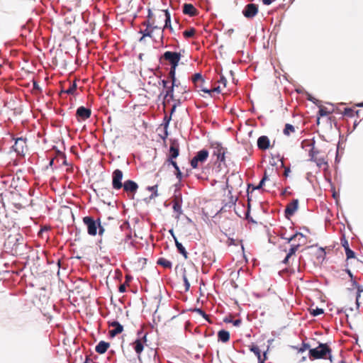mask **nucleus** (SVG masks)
<instances>
[{"mask_svg":"<svg viewBox=\"0 0 363 363\" xmlns=\"http://www.w3.org/2000/svg\"><path fill=\"white\" fill-rule=\"evenodd\" d=\"M331 349L326 343H319L318 346L309 350V357L311 359H328L332 362Z\"/></svg>","mask_w":363,"mask_h":363,"instance_id":"obj_1","label":"nucleus"},{"mask_svg":"<svg viewBox=\"0 0 363 363\" xmlns=\"http://www.w3.org/2000/svg\"><path fill=\"white\" fill-rule=\"evenodd\" d=\"M28 88L33 94L40 91V87L35 80L34 74L30 72H24V89Z\"/></svg>","mask_w":363,"mask_h":363,"instance_id":"obj_2","label":"nucleus"},{"mask_svg":"<svg viewBox=\"0 0 363 363\" xmlns=\"http://www.w3.org/2000/svg\"><path fill=\"white\" fill-rule=\"evenodd\" d=\"M173 210L177 213L176 218L179 219V216L183 213L182 211V196L179 189H175L173 196Z\"/></svg>","mask_w":363,"mask_h":363,"instance_id":"obj_3","label":"nucleus"},{"mask_svg":"<svg viewBox=\"0 0 363 363\" xmlns=\"http://www.w3.org/2000/svg\"><path fill=\"white\" fill-rule=\"evenodd\" d=\"M208 155V151L206 149L199 151L190 162L191 167L196 169L199 167V163L203 164L207 160Z\"/></svg>","mask_w":363,"mask_h":363,"instance_id":"obj_4","label":"nucleus"},{"mask_svg":"<svg viewBox=\"0 0 363 363\" xmlns=\"http://www.w3.org/2000/svg\"><path fill=\"white\" fill-rule=\"evenodd\" d=\"M99 220H95L91 216H85L83 218V222L87 227L88 233L90 235H96L97 233L98 227H99Z\"/></svg>","mask_w":363,"mask_h":363,"instance_id":"obj_5","label":"nucleus"},{"mask_svg":"<svg viewBox=\"0 0 363 363\" xmlns=\"http://www.w3.org/2000/svg\"><path fill=\"white\" fill-rule=\"evenodd\" d=\"M162 58L168 61L171 67H177L182 58V54L177 52L166 51Z\"/></svg>","mask_w":363,"mask_h":363,"instance_id":"obj_6","label":"nucleus"},{"mask_svg":"<svg viewBox=\"0 0 363 363\" xmlns=\"http://www.w3.org/2000/svg\"><path fill=\"white\" fill-rule=\"evenodd\" d=\"M123 172L121 169H115L112 173V186L114 189H121L123 186Z\"/></svg>","mask_w":363,"mask_h":363,"instance_id":"obj_7","label":"nucleus"},{"mask_svg":"<svg viewBox=\"0 0 363 363\" xmlns=\"http://www.w3.org/2000/svg\"><path fill=\"white\" fill-rule=\"evenodd\" d=\"M163 11L164 13V16H165L164 26L163 27V29L160 30V43H161L162 46H164V42H163V40H164V35H163L164 29L169 28L171 32L173 31V28L171 25V16H170L169 11L167 9H165Z\"/></svg>","mask_w":363,"mask_h":363,"instance_id":"obj_8","label":"nucleus"},{"mask_svg":"<svg viewBox=\"0 0 363 363\" xmlns=\"http://www.w3.org/2000/svg\"><path fill=\"white\" fill-rule=\"evenodd\" d=\"M147 341V335L144 334L142 337H139L136 339L133 345V349L138 355H140L144 349V342Z\"/></svg>","mask_w":363,"mask_h":363,"instance_id":"obj_9","label":"nucleus"},{"mask_svg":"<svg viewBox=\"0 0 363 363\" xmlns=\"http://www.w3.org/2000/svg\"><path fill=\"white\" fill-rule=\"evenodd\" d=\"M258 12V6L255 4H248L242 10V14L245 17L253 18Z\"/></svg>","mask_w":363,"mask_h":363,"instance_id":"obj_10","label":"nucleus"},{"mask_svg":"<svg viewBox=\"0 0 363 363\" xmlns=\"http://www.w3.org/2000/svg\"><path fill=\"white\" fill-rule=\"evenodd\" d=\"M179 154V145L177 140H172L169 147V155L168 160L177 158Z\"/></svg>","mask_w":363,"mask_h":363,"instance_id":"obj_11","label":"nucleus"},{"mask_svg":"<svg viewBox=\"0 0 363 363\" xmlns=\"http://www.w3.org/2000/svg\"><path fill=\"white\" fill-rule=\"evenodd\" d=\"M123 189L126 192L135 193L138 189V185L133 180H126L123 184Z\"/></svg>","mask_w":363,"mask_h":363,"instance_id":"obj_12","label":"nucleus"},{"mask_svg":"<svg viewBox=\"0 0 363 363\" xmlns=\"http://www.w3.org/2000/svg\"><path fill=\"white\" fill-rule=\"evenodd\" d=\"M214 155L217 156V160L223 162L225 160V148H224L220 143L215 144Z\"/></svg>","mask_w":363,"mask_h":363,"instance_id":"obj_13","label":"nucleus"},{"mask_svg":"<svg viewBox=\"0 0 363 363\" xmlns=\"http://www.w3.org/2000/svg\"><path fill=\"white\" fill-rule=\"evenodd\" d=\"M298 199H294L290 203H289L285 209V214L286 216H292L298 209Z\"/></svg>","mask_w":363,"mask_h":363,"instance_id":"obj_14","label":"nucleus"},{"mask_svg":"<svg viewBox=\"0 0 363 363\" xmlns=\"http://www.w3.org/2000/svg\"><path fill=\"white\" fill-rule=\"evenodd\" d=\"M91 110L84 106H80L77 109L76 115L82 120L89 118L91 116Z\"/></svg>","mask_w":363,"mask_h":363,"instance_id":"obj_15","label":"nucleus"},{"mask_svg":"<svg viewBox=\"0 0 363 363\" xmlns=\"http://www.w3.org/2000/svg\"><path fill=\"white\" fill-rule=\"evenodd\" d=\"M109 325L114 328V329L109 331L110 335L111 337H114L116 335L121 333L123 330V325L118 321H113L109 323Z\"/></svg>","mask_w":363,"mask_h":363,"instance_id":"obj_16","label":"nucleus"},{"mask_svg":"<svg viewBox=\"0 0 363 363\" xmlns=\"http://www.w3.org/2000/svg\"><path fill=\"white\" fill-rule=\"evenodd\" d=\"M257 147L260 150H267L269 147V139L266 135L260 136L257 140Z\"/></svg>","mask_w":363,"mask_h":363,"instance_id":"obj_17","label":"nucleus"},{"mask_svg":"<svg viewBox=\"0 0 363 363\" xmlns=\"http://www.w3.org/2000/svg\"><path fill=\"white\" fill-rule=\"evenodd\" d=\"M109 346L110 344L108 342L105 341H100L96 346L95 350L99 354H104L107 351Z\"/></svg>","mask_w":363,"mask_h":363,"instance_id":"obj_18","label":"nucleus"},{"mask_svg":"<svg viewBox=\"0 0 363 363\" xmlns=\"http://www.w3.org/2000/svg\"><path fill=\"white\" fill-rule=\"evenodd\" d=\"M183 12L190 16H194L196 14V8L191 4H184L183 6Z\"/></svg>","mask_w":363,"mask_h":363,"instance_id":"obj_19","label":"nucleus"},{"mask_svg":"<svg viewBox=\"0 0 363 363\" xmlns=\"http://www.w3.org/2000/svg\"><path fill=\"white\" fill-rule=\"evenodd\" d=\"M250 350L257 356L258 359V363H264V360L266 359V353L263 354L264 359H262L261 356V350H259L258 346H252L250 348Z\"/></svg>","mask_w":363,"mask_h":363,"instance_id":"obj_20","label":"nucleus"},{"mask_svg":"<svg viewBox=\"0 0 363 363\" xmlns=\"http://www.w3.org/2000/svg\"><path fill=\"white\" fill-rule=\"evenodd\" d=\"M218 338L222 342H227L230 339V333L227 330H221L218 333Z\"/></svg>","mask_w":363,"mask_h":363,"instance_id":"obj_21","label":"nucleus"},{"mask_svg":"<svg viewBox=\"0 0 363 363\" xmlns=\"http://www.w3.org/2000/svg\"><path fill=\"white\" fill-rule=\"evenodd\" d=\"M174 242H175V245L177 247V249L178 250V252L182 254L185 259H187L188 256V253L185 249V247L183 246V245L179 242L178 240H177V238L176 237H174Z\"/></svg>","mask_w":363,"mask_h":363,"instance_id":"obj_22","label":"nucleus"},{"mask_svg":"<svg viewBox=\"0 0 363 363\" xmlns=\"http://www.w3.org/2000/svg\"><path fill=\"white\" fill-rule=\"evenodd\" d=\"M157 264L161 265L163 267L167 268V269H171L172 267V262L169 260H168L164 257L159 258L157 259Z\"/></svg>","mask_w":363,"mask_h":363,"instance_id":"obj_23","label":"nucleus"},{"mask_svg":"<svg viewBox=\"0 0 363 363\" xmlns=\"http://www.w3.org/2000/svg\"><path fill=\"white\" fill-rule=\"evenodd\" d=\"M314 143H315V142L313 141V143H311L309 144V145L311 146V149L309 151V156H310V160L315 162V160H318L319 157H317L315 156L318 153V152L314 150Z\"/></svg>","mask_w":363,"mask_h":363,"instance_id":"obj_24","label":"nucleus"},{"mask_svg":"<svg viewBox=\"0 0 363 363\" xmlns=\"http://www.w3.org/2000/svg\"><path fill=\"white\" fill-rule=\"evenodd\" d=\"M155 29L160 30L157 26H153L152 30H149V28H146L145 30H141L140 33L143 34V37L152 38V33Z\"/></svg>","mask_w":363,"mask_h":363,"instance_id":"obj_25","label":"nucleus"},{"mask_svg":"<svg viewBox=\"0 0 363 363\" xmlns=\"http://www.w3.org/2000/svg\"><path fill=\"white\" fill-rule=\"evenodd\" d=\"M295 131V128L294 125L286 123L285 125V128L284 129V133L286 135H289L291 133H294Z\"/></svg>","mask_w":363,"mask_h":363,"instance_id":"obj_26","label":"nucleus"},{"mask_svg":"<svg viewBox=\"0 0 363 363\" xmlns=\"http://www.w3.org/2000/svg\"><path fill=\"white\" fill-rule=\"evenodd\" d=\"M300 245V244L291 245L289 252H287L288 257H291L292 255H294L296 253V252L298 250Z\"/></svg>","mask_w":363,"mask_h":363,"instance_id":"obj_27","label":"nucleus"},{"mask_svg":"<svg viewBox=\"0 0 363 363\" xmlns=\"http://www.w3.org/2000/svg\"><path fill=\"white\" fill-rule=\"evenodd\" d=\"M315 164H316L317 167L319 168H321L323 166H325V168L328 167V162L323 157H319L318 160H316Z\"/></svg>","mask_w":363,"mask_h":363,"instance_id":"obj_28","label":"nucleus"},{"mask_svg":"<svg viewBox=\"0 0 363 363\" xmlns=\"http://www.w3.org/2000/svg\"><path fill=\"white\" fill-rule=\"evenodd\" d=\"M167 97H169V99L172 100H174V87L173 86H169L167 88L165 95H164V98L166 99Z\"/></svg>","mask_w":363,"mask_h":363,"instance_id":"obj_29","label":"nucleus"},{"mask_svg":"<svg viewBox=\"0 0 363 363\" xmlns=\"http://www.w3.org/2000/svg\"><path fill=\"white\" fill-rule=\"evenodd\" d=\"M324 313V311L323 308H314V309H311L310 310V313L311 315H312L313 316H318L319 315H321Z\"/></svg>","mask_w":363,"mask_h":363,"instance_id":"obj_30","label":"nucleus"},{"mask_svg":"<svg viewBox=\"0 0 363 363\" xmlns=\"http://www.w3.org/2000/svg\"><path fill=\"white\" fill-rule=\"evenodd\" d=\"M76 89H77V84L75 82H74L72 84H70L69 87L67 89L65 90L64 92L67 94H74Z\"/></svg>","mask_w":363,"mask_h":363,"instance_id":"obj_31","label":"nucleus"},{"mask_svg":"<svg viewBox=\"0 0 363 363\" xmlns=\"http://www.w3.org/2000/svg\"><path fill=\"white\" fill-rule=\"evenodd\" d=\"M194 34H195L194 28L186 30L183 32V35H184V38H191L194 35Z\"/></svg>","mask_w":363,"mask_h":363,"instance_id":"obj_32","label":"nucleus"},{"mask_svg":"<svg viewBox=\"0 0 363 363\" xmlns=\"http://www.w3.org/2000/svg\"><path fill=\"white\" fill-rule=\"evenodd\" d=\"M199 81L203 82L204 80L201 73H196L192 77V82L196 85Z\"/></svg>","mask_w":363,"mask_h":363,"instance_id":"obj_33","label":"nucleus"},{"mask_svg":"<svg viewBox=\"0 0 363 363\" xmlns=\"http://www.w3.org/2000/svg\"><path fill=\"white\" fill-rule=\"evenodd\" d=\"M182 278H183V281H184V286H185V291H188L190 288V284L186 277L185 269H184Z\"/></svg>","mask_w":363,"mask_h":363,"instance_id":"obj_34","label":"nucleus"},{"mask_svg":"<svg viewBox=\"0 0 363 363\" xmlns=\"http://www.w3.org/2000/svg\"><path fill=\"white\" fill-rule=\"evenodd\" d=\"M147 189L149 191H152V194L150 196L151 199L157 196V195H158L157 194V185H155V186H148Z\"/></svg>","mask_w":363,"mask_h":363,"instance_id":"obj_35","label":"nucleus"},{"mask_svg":"<svg viewBox=\"0 0 363 363\" xmlns=\"http://www.w3.org/2000/svg\"><path fill=\"white\" fill-rule=\"evenodd\" d=\"M345 251L347 259H351V258H354L355 257L354 252L352 251L350 248L346 249Z\"/></svg>","mask_w":363,"mask_h":363,"instance_id":"obj_36","label":"nucleus"},{"mask_svg":"<svg viewBox=\"0 0 363 363\" xmlns=\"http://www.w3.org/2000/svg\"><path fill=\"white\" fill-rule=\"evenodd\" d=\"M340 242H341V245H342V246L344 247L345 250L346 249L350 248L348 241H347V240L345 238V235H343V236L341 238Z\"/></svg>","mask_w":363,"mask_h":363,"instance_id":"obj_37","label":"nucleus"},{"mask_svg":"<svg viewBox=\"0 0 363 363\" xmlns=\"http://www.w3.org/2000/svg\"><path fill=\"white\" fill-rule=\"evenodd\" d=\"M176 68L177 67H170V70L169 72V77L171 79V80L176 79Z\"/></svg>","mask_w":363,"mask_h":363,"instance_id":"obj_38","label":"nucleus"},{"mask_svg":"<svg viewBox=\"0 0 363 363\" xmlns=\"http://www.w3.org/2000/svg\"><path fill=\"white\" fill-rule=\"evenodd\" d=\"M264 184V180L261 179V181L259 182V184L257 186H254L252 185H249L248 186V189H247V192L249 193V189H250V188L251 186H252V191H253L255 189H261L263 186Z\"/></svg>","mask_w":363,"mask_h":363,"instance_id":"obj_39","label":"nucleus"},{"mask_svg":"<svg viewBox=\"0 0 363 363\" xmlns=\"http://www.w3.org/2000/svg\"><path fill=\"white\" fill-rule=\"evenodd\" d=\"M330 113L329 111H327V108L325 107H320V109L318 111V114L320 116H325Z\"/></svg>","mask_w":363,"mask_h":363,"instance_id":"obj_40","label":"nucleus"},{"mask_svg":"<svg viewBox=\"0 0 363 363\" xmlns=\"http://www.w3.org/2000/svg\"><path fill=\"white\" fill-rule=\"evenodd\" d=\"M356 289L357 290L356 301H357V303L358 304V301H359V298L360 297V294L362 292H363V287H362V286L359 285L358 286L356 287Z\"/></svg>","mask_w":363,"mask_h":363,"instance_id":"obj_41","label":"nucleus"},{"mask_svg":"<svg viewBox=\"0 0 363 363\" xmlns=\"http://www.w3.org/2000/svg\"><path fill=\"white\" fill-rule=\"evenodd\" d=\"M310 350V345L308 343L303 342L301 347L298 349L299 352H303L306 350Z\"/></svg>","mask_w":363,"mask_h":363,"instance_id":"obj_42","label":"nucleus"},{"mask_svg":"<svg viewBox=\"0 0 363 363\" xmlns=\"http://www.w3.org/2000/svg\"><path fill=\"white\" fill-rule=\"evenodd\" d=\"M353 110L350 108H346L344 110V115L352 117L353 116Z\"/></svg>","mask_w":363,"mask_h":363,"instance_id":"obj_43","label":"nucleus"},{"mask_svg":"<svg viewBox=\"0 0 363 363\" xmlns=\"http://www.w3.org/2000/svg\"><path fill=\"white\" fill-rule=\"evenodd\" d=\"M297 237H298V234H294L293 235H291L289 238H286V237L281 236V238L286 240L287 243H289L292 240H295Z\"/></svg>","mask_w":363,"mask_h":363,"instance_id":"obj_44","label":"nucleus"},{"mask_svg":"<svg viewBox=\"0 0 363 363\" xmlns=\"http://www.w3.org/2000/svg\"><path fill=\"white\" fill-rule=\"evenodd\" d=\"M170 121H171V116H164V128H167L168 127Z\"/></svg>","mask_w":363,"mask_h":363,"instance_id":"obj_45","label":"nucleus"},{"mask_svg":"<svg viewBox=\"0 0 363 363\" xmlns=\"http://www.w3.org/2000/svg\"><path fill=\"white\" fill-rule=\"evenodd\" d=\"M220 84H223V86L225 87L226 86V84H227V79L226 78L223 76V75H220V79H218V81Z\"/></svg>","mask_w":363,"mask_h":363,"instance_id":"obj_46","label":"nucleus"},{"mask_svg":"<svg viewBox=\"0 0 363 363\" xmlns=\"http://www.w3.org/2000/svg\"><path fill=\"white\" fill-rule=\"evenodd\" d=\"M35 207H37V204L35 203V201L33 199H31L30 204L27 206V211H28V208H30L35 210Z\"/></svg>","mask_w":363,"mask_h":363,"instance_id":"obj_47","label":"nucleus"},{"mask_svg":"<svg viewBox=\"0 0 363 363\" xmlns=\"http://www.w3.org/2000/svg\"><path fill=\"white\" fill-rule=\"evenodd\" d=\"M195 311L203 318H206V313L201 308H196Z\"/></svg>","mask_w":363,"mask_h":363,"instance_id":"obj_48","label":"nucleus"},{"mask_svg":"<svg viewBox=\"0 0 363 363\" xmlns=\"http://www.w3.org/2000/svg\"><path fill=\"white\" fill-rule=\"evenodd\" d=\"M307 99L310 101H312L313 104H317L318 103V100L315 99L313 96H312L311 94H308Z\"/></svg>","mask_w":363,"mask_h":363,"instance_id":"obj_49","label":"nucleus"},{"mask_svg":"<svg viewBox=\"0 0 363 363\" xmlns=\"http://www.w3.org/2000/svg\"><path fill=\"white\" fill-rule=\"evenodd\" d=\"M241 323L242 321L240 319H236L232 321L233 325L236 327H239L241 325Z\"/></svg>","mask_w":363,"mask_h":363,"instance_id":"obj_50","label":"nucleus"},{"mask_svg":"<svg viewBox=\"0 0 363 363\" xmlns=\"http://www.w3.org/2000/svg\"><path fill=\"white\" fill-rule=\"evenodd\" d=\"M168 162L172 164V165L174 167L175 170H177V169H179V167H178L177 162L175 161H174V160H168Z\"/></svg>","mask_w":363,"mask_h":363,"instance_id":"obj_51","label":"nucleus"},{"mask_svg":"<svg viewBox=\"0 0 363 363\" xmlns=\"http://www.w3.org/2000/svg\"><path fill=\"white\" fill-rule=\"evenodd\" d=\"M118 291L121 293H124L126 291V287L125 284H121L118 288Z\"/></svg>","mask_w":363,"mask_h":363,"instance_id":"obj_52","label":"nucleus"},{"mask_svg":"<svg viewBox=\"0 0 363 363\" xmlns=\"http://www.w3.org/2000/svg\"><path fill=\"white\" fill-rule=\"evenodd\" d=\"M290 187H286L285 188L281 193V196H285L286 194H291V192L288 191V189H289Z\"/></svg>","mask_w":363,"mask_h":363,"instance_id":"obj_53","label":"nucleus"},{"mask_svg":"<svg viewBox=\"0 0 363 363\" xmlns=\"http://www.w3.org/2000/svg\"><path fill=\"white\" fill-rule=\"evenodd\" d=\"M291 257H288V254H286L285 258L282 260V264L287 265L289 262V259Z\"/></svg>","mask_w":363,"mask_h":363,"instance_id":"obj_54","label":"nucleus"},{"mask_svg":"<svg viewBox=\"0 0 363 363\" xmlns=\"http://www.w3.org/2000/svg\"><path fill=\"white\" fill-rule=\"evenodd\" d=\"M99 229V234L101 235L104 232V228L101 226V222L99 221V227H98Z\"/></svg>","mask_w":363,"mask_h":363,"instance_id":"obj_55","label":"nucleus"},{"mask_svg":"<svg viewBox=\"0 0 363 363\" xmlns=\"http://www.w3.org/2000/svg\"><path fill=\"white\" fill-rule=\"evenodd\" d=\"M176 171H177L176 177L180 181L182 179V172L179 169Z\"/></svg>","mask_w":363,"mask_h":363,"instance_id":"obj_56","label":"nucleus"},{"mask_svg":"<svg viewBox=\"0 0 363 363\" xmlns=\"http://www.w3.org/2000/svg\"><path fill=\"white\" fill-rule=\"evenodd\" d=\"M221 91V89H220V86H218L213 89H211V93L212 92H217V93H220Z\"/></svg>","mask_w":363,"mask_h":363,"instance_id":"obj_57","label":"nucleus"},{"mask_svg":"<svg viewBox=\"0 0 363 363\" xmlns=\"http://www.w3.org/2000/svg\"><path fill=\"white\" fill-rule=\"evenodd\" d=\"M22 140V138H17V139H16V143H15V145L13 146V148H14V150H15V151H16V152H18V148L16 147V145H17L18 142L19 140Z\"/></svg>","mask_w":363,"mask_h":363,"instance_id":"obj_58","label":"nucleus"},{"mask_svg":"<svg viewBox=\"0 0 363 363\" xmlns=\"http://www.w3.org/2000/svg\"><path fill=\"white\" fill-rule=\"evenodd\" d=\"M291 170H290V168L289 167H286L285 169H284V176L285 177H288L289 176V174L290 173Z\"/></svg>","mask_w":363,"mask_h":363,"instance_id":"obj_59","label":"nucleus"},{"mask_svg":"<svg viewBox=\"0 0 363 363\" xmlns=\"http://www.w3.org/2000/svg\"><path fill=\"white\" fill-rule=\"evenodd\" d=\"M173 86L174 88L175 86H178V84L177 82V79H172V86Z\"/></svg>","mask_w":363,"mask_h":363,"instance_id":"obj_60","label":"nucleus"},{"mask_svg":"<svg viewBox=\"0 0 363 363\" xmlns=\"http://www.w3.org/2000/svg\"><path fill=\"white\" fill-rule=\"evenodd\" d=\"M201 91H203L204 93H206V94H208L211 95V89H208L207 88H205V89H201Z\"/></svg>","mask_w":363,"mask_h":363,"instance_id":"obj_61","label":"nucleus"},{"mask_svg":"<svg viewBox=\"0 0 363 363\" xmlns=\"http://www.w3.org/2000/svg\"><path fill=\"white\" fill-rule=\"evenodd\" d=\"M176 108H177V104H174L172 107V109H171V111H170V114H173V113L176 111Z\"/></svg>","mask_w":363,"mask_h":363,"instance_id":"obj_62","label":"nucleus"},{"mask_svg":"<svg viewBox=\"0 0 363 363\" xmlns=\"http://www.w3.org/2000/svg\"><path fill=\"white\" fill-rule=\"evenodd\" d=\"M143 25L145 26L147 28H149V27H150V23L149 21H145L143 23Z\"/></svg>","mask_w":363,"mask_h":363,"instance_id":"obj_63","label":"nucleus"},{"mask_svg":"<svg viewBox=\"0 0 363 363\" xmlns=\"http://www.w3.org/2000/svg\"><path fill=\"white\" fill-rule=\"evenodd\" d=\"M161 83L164 87H167V82L165 79H162Z\"/></svg>","mask_w":363,"mask_h":363,"instance_id":"obj_64","label":"nucleus"}]
</instances>
